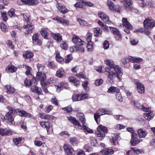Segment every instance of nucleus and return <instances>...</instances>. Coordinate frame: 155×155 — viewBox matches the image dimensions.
Instances as JSON below:
<instances>
[{"label": "nucleus", "mask_w": 155, "mask_h": 155, "mask_svg": "<svg viewBox=\"0 0 155 155\" xmlns=\"http://www.w3.org/2000/svg\"><path fill=\"white\" fill-rule=\"evenodd\" d=\"M143 25L145 28L144 34L147 35H149L150 34V31L155 26V21L153 19L147 18L144 20Z\"/></svg>", "instance_id": "obj_1"}, {"label": "nucleus", "mask_w": 155, "mask_h": 155, "mask_svg": "<svg viewBox=\"0 0 155 155\" xmlns=\"http://www.w3.org/2000/svg\"><path fill=\"white\" fill-rule=\"evenodd\" d=\"M133 102L136 108L141 109L146 112L144 114V117L145 119L150 120L153 117L151 115V111L150 109L145 108L143 105H141L137 101H133Z\"/></svg>", "instance_id": "obj_2"}, {"label": "nucleus", "mask_w": 155, "mask_h": 155, "mask_svg": "<svg viewBox=\"0 0 155 155\" xmlns=\"http://www.w3.org/2000/svg\"><path fill=\"white\" fill-rule=\"evenodd\" d=\"M107 132V127L102 125H100L97 128V130L95 132V134L98 137H104L105 136V134Z\"/></svg>", "instance_id": "obj_3"}, {"label": "nucleus", "mask_w": 155, "mask_h": 155, "mask_svg": "<svg viewBox=\"0 0 155 155\" xmlns=\"http://www.w3.org/2000/svg\"><path fill=\"white\" fill-rule=\"evenodd\" d=\"M134 82L137 86V90L138 92L140 94H144L145 91L144 85L138 79H134Z\"/></svg>", "instance_id": "obj_4"}, {"label": "nucleus", "mask_w": 155, "mask_h": 155, "mask_svg": "<svg viewBox=\"0 0 155 155\" xmlns=\"http://www.w3.org/2000/svg\"><path fill=\"white\" fill-rule=\"evenodd\" d=\"M88 95L86 94H77L72 96V99L73 101H80L87 98Z\"/></svg>", "instance_id": "obj_5"}, {"label": "nucleus", "mask_w": 155, "mask_h": 155, "mask_svg": "<svg viewBox=\"0 0 155 155\" xmlns=\"http://www.w3.org/2000/svg\"><path fill=\"white\" fill-rule=\"evenodd\" d=\"M123 25L127 28L124 31L127 34H130V31L129 29H131L132 28V25L128 22L127 18H123L122 19Z\"/></svg>", "instance_id": "obj_6"}, {"label": "nucleus", "mask_w": 155, "mask_h": 155, "mask_svg": "<svg viewBox=\"0 0 155 155\" xmlns=\"http://www.w3.org/2000/svg\"><path fill=\"white\" fill-rule=\"evenodd\" d=\"M107 5L109 7V9L112 11H115L118 13L120 12V7L119 6H114L112 2L110 0H108L107 2Z\"/></svg>", "instance_id": "obj_7"}, {"label": "nucleus", "mask_w": 155, "mask_h": 155, "mask_svg": "<svg viewBox=\"0 0 155 155\" xmlns=\"http://www.w3.org/2000/svg\"><path fill=\"white\" fill-rule=\"evenodd\" d=\"M13 111L14 110L13 109L10 110L6 113L5 115L6 119L7 120L12 124H14L13 116Z\"/></svg>", "instance_id": "obj_8"}, {"label": "nucleus", "mask_w": 155, "mask_h": 155, "mask_svg": "<svg viewBox=\"0 0 155 155\" xmlns=\"http://www.w3.org/2000/svg\"><path fill=\"white\" fill-rule=\"evenodd\" d=\"M64 150L67 155H74L75 154L73 149L68 145H64Z\"/></svg>", "instance_id": "obj_9"}, {"label": "nucleus", "mask_w": 155, "mask_h": 155, "mask_svg": "<svg viewBox=\"0 0 155 155\" xmlns=\"http://www.w3.org/2000/svg\"><path fill=\"white\" fill-rule=\"evenodd\" d=\"M112 69H114L115 72V74H116V77L120 80V77L123 74L121 68L119 66L115 65Z\"/></svg>", "instance_id": "obj_10"}, {"label": "nucleus", "mask_w": 155, "mask_h": 155, "mask_svg": "<svg viewBox=\"0 0 155 155\" xmlns=\"http://www.w3.org/2000/svg\"><path fill=\"white\" fill-rule=\"evenodd\" d=\"M110 30L113 34L116 36V38L117 40H121L122 38V35L118 30L113 27H110Z\"/></svg>", "instance_id": "obj_11"}, {"label": "nucleus", "mask_w": 155, "mask_h": 155, "mask_svg": "<svg viewBox=\"0 0 155 155\" xmlns=\"http://www.w3.org/2000/svg\"><path fill=\"white\" fill-rule=\"evenodd\" d=\"M37 84L36 80L35 78H33L31 80L26 79L25 81V84L27 86H34Z\"/></svg>", "instance_id": "obj_12"}, {"label": "nucleus", "mask_w": 155, "mask_h": 155, "mask_svg": "<svg viewBox=\"0 0 155 155\" xmlns=\"http://www.w3.org/2000/svg\"><path fill=\"white\" fill-rule=\"evenodd\" d=\"M56 7L63 14H65L69 11V10L65 6L62 5L59 3H57Z\"/></svg>", "instance_id": "obj_13"}, {"label": "nucleus", "mask_w": 155, "mask_h": 155, "mask_svg": "<svg viewBox=\"0 0 155 155\" xmlns=\"http://www.w3.org/2000/svg\"><path fill=\"white\" fill-rule=\"evenodd\" d=\"M34 28V25L31 23L28 24L27 25L24 26L23 27L24 29H28V30H26L25 32V34L26 35L32 33Z\"/></svg>", "instance_id": "obj_14"}, {"label": "nucleus", "mask_w": 155, "mask_h": 155, "mask_svg": "<svg viewBox=\"0 0 155 155\" xmlns=\"http://www.w3.org/2000/svg\"><path fill=\"white\" fill-rule=\"evenodd\" d=\"M104 109H101L97 111L96 113L94 114V118L97 124H98L97 121L98 119L100 118L101 116L104 114Z\"/></svg>", "instance_id": "obj_15"}, {"label": "nucleus", "mask_w": 155, "mask_h": 155, "mask_svg": "<svg viewBox=\"0 0 155 155\" xmlns=\"http://www.w3.org/2000/svg\"><path fill=\"white\" fill-rule=\"evenodd\" d=\"M36 78L37 79L40 80L41 82V84H42V82L46 79L45 73L37 72Z\"/></svg>", "instance_id": "obj_16"}, {"label": "nucleus", "mask_w": 155, "mask_h": 155, "mask_svg": "<svg viewBox=\"0 0 155 155\" xmlns=\"http://www.w3.org/2000/svg\"><path fill=\"white\" fill-rule=\"evenodd\" d=\"M72 40V42L76 45H80V44L82 45L83 43L84 42L80 38H79L77 35H75L73 36Z\"/></svg>", "instance_id": "obj_17"}, {"label": "nucleus", "mask_w": 155, "mask_h": 155, "mask_svg": "<svg viewBox=\"0 0 155 155\" xmlns=\"http://www.w3.org/2000/svg\"><path fill=\"white\" fill-rule=\"evenodd\" d=\"M18 115L20 116L25 117H31V115L29 113H27L24 110H18L16 111Z\"/></svg>", "instance_id": "obj_18"}, {"label": "nucleus", "mask_w": 155, "mask_h": 155, "mask_svg": "<svg viewBox=\"0 0 155 155\" xmlns=\"http://www.w3.org/2000/svg\"><path fill=\"white\" fill-rule=\"evenodd\" d=\"M40 124L42 127L46 129L48 134H50V133L48 130L50 127V123L48 121H41Z\"/></svg>", "instance_id": "obj_19"}, {"label": "nucleus", "mask_w": 155, "mask_h": 155, "mask_svg": "<svg viewBox=\"0 0 155 155\" xmlns=\"http://www.w3.org/2000/svg\"><path fill=\"white\" fill-rule=\"evenodd\" d=\"M7 91L6 92L8 94H15L16 92L15 89L10 85H5V86Z\"/></svg>", "instance_id": "obj_20"}, {"label": "nucleus", "mask_w": 155, "mask_h": 155, "mask_svg": "<svg viewBox=\"0 0 155 155\" xmlns=\"http://www.w3.org/2000/svg\"><path fill=\"white\" fill-rule=\"evenodd\" d=\"M32 39L33 42L36 45H40L41 44V42L40 40L38 39V35L37 34H35L32 36Z\"/></svg>", "instance_id": "obj_21"}, {"label": "nucleus", "mask_w": 155, "mask_h": 155, "mask_svg": "<svg viewBox=\"0 0 155 155\" xmlns=\"http://www.w3.org/2000/svg\"><path fill=\"white\" fill-rule=\"evenodd\" d=\"M136 131L140 138H144L147 134L146 131L143 130L142 128L138 129Z\"/></svg>", "instance_id": "obj_22"}, {"label": "nucleus", "mask_w": 155, "mask_h": 155, "mask_svg": "<svg viewBox=\"0 0 155 155\" xmlns=\"http://www.w3.org/2000/svg\"><path fill=\"white\" fill-rule=\"evenodd\" d=\"M113 153V151L107 148L101 150L100 152V154L101 155H107L112 154Z\"/></svg>", "instance_id": "obj_23"}, {"label": "nucleus", "mask_w": 155, "mask_h": 155, "mask_svg": "<svg viewBox=\"0 0 155 155\" xmlns=\"http://www.w3.org/2000/svg\"><path fill=\"white\" fill-rule=\"evenodd\" d=\"M68 80L70 82L73 83L74 85L76 87L80 84L79 80H77L75 77H70L68 78Z\"/></svg>", "instance_id": "obj_24"}, {"label": "nucleus", "mask_w": 155, "mask_h": 155, "mask_svg": "<svg viewBox=\"0 0 155 155\" xmlns=\"http://www.w3.org/2000/svg\"><path fill=\"white\" fill-rule=\"evenodd\" d=\"M65 72L62 68H59L56 71V76L59 78H62L64 75Z\"/></svg>", "instance_id": "obj_25"}, {"label": "nucleus", "mask_w": 155, "mask_h": 155, "mask_svg": "<svg viewBox=\"0 0 155 155\" xmlns=\"http://www.w3.org/2000/svg\"><path fill=\"white\" fill-rule=\"evenodd\" d=\"M114 77H116L115 72L112 71H110L108 73V78L109 80L110 83H112L113 82V78Z\"/></svg>", "instance_id": "obj_26"}, {"label": "nucleus", "mask_w": 155, "mask_h": 155, "mask_svg": "<svg viewBox=\"0 0 155 155\" xmlns=\"http://www.w3.org/2000/svg\"><path fill=\"white\" fill-rule=\"evenodd\" d=\"M31 88L33 92L37 93L38 95H42V92L41 89L35 85L34 86L31 87Z\"/></svg>", "instance_id": "obj_27"}, {"label": "nucleus", "mask_w": 155, "mask_h": 155, "mask_svg": "<svg viewBox=\"0 0 155 155\" xmlns=\"http://www.w3.org/2000/svg\"><path fill=\"white\" fill-rule=\"evenodd\" d=\"M37 67L38 71V72L45 73V68L42 64H37Z\"/></svg>", "instance_id": "obj_28"}, {"label": "nucleus", "mask_w": 155, "mask_h": 155, "mask_svg": "<svg viewBox=\"0 0 155 155\" xmlns=\"http://www.w3.org/2000/svg\"><path fill=\"white\" fill-rule=\"evenodd\" d=\"M51 35L53 38L58 42L62 40V36L60 34L52 33Z\"/></svg>", "instance_id": "obj_29"}, {"label": "nucleus", "mask_w": 155, "mask_h": 155, "mask_svg": "<svg viewBox=\"0 0 155 155\" xmlns=\"http://www.w3.org/2000/svg\"><path fill=\"white\" fill-rule=\"evenodd\" d=\"M39 3L38 0H26V5H35Z\"/></svg>", "instance_id": "obj_30"}, {"label": "nucleus", "mask_w": 155, "mask_h": 155, "mask_svg": "<svg viewBox=\"0 0 155 155\" xmlns=\"http://www.w3.org/2000/svg\"><path fill=\"white\" fill-rule=\"evenodd\" d=\"M105 63L109 66L110 68L112 69L115 65L114 64V62L111 60H106L104 61Z\"/></svg>", "instance_id": "obj_31"}, {"label": "nucleus", "mask_w": 155, "mask_h": 155, "mask_svg": "<svg viewBox=\"0 0 155 155\" xmlns=\"http://www.w3.org/2000/svg\"><path fill=\"white\" fill-rule=\"evenodd\" d=\"M141 140L138 139L137 137L131 138L130 141L131 144L132 146H134L138 144Z\"/></svg>", "instance_id": "obj_32"}, {"label": "nucleus", "mask_w": 155, "mask_h": 155, "mask_svg": "<svg viewBox=\"0 0 155 155\" xmlns=\"http://www.w3.org/2000/svg\"><path fill=\"white\" fill-rule=\"evenodd\" d=\"M107 92L108 93H117L119 92V90L117 87L112 86L108 89Z\"/></svg>", "instance_id": "obj_33"}, {"label": "nucleus", "mask_w": 155, "mask_h": 155, "mask_svg": "<svg viewBox=\"0 0 155 155\" xmlns=\"http://www.w3.org/2000/svg\"><path fill=\"white\" fill-rule=\"evenodd\" d=\"M33 56V53L30 51H26L25 54H23L24 57L26 58H31Z\"/></svg>", "instance_id": "obj_34"}, {"label": "nucleus", "mask_w": 155, "mask_h": 155, "mask_svg": "<svg viewBox=\"0 0 155 155\" xmlns=\"http://www.w3.org/2000/svg\"><path fill=\"white\" fill-rule=\"evenodd\" d=\"M8 16L11 18L17 17V15L15 14V10L13 8H11L8 12Z\"/></svg>", "instance_id": "obj_35"}, {"label": "nucleus", "mask_w": 155, "mask_h": 155, "mask_svg": "<svg viewBox=\"0 0 155 155\" xmlns=\"http://www.w3.org/2000/svg\"><path fill=\"white\" fill-rule=\"evenodd\" d=\"M84 46L83 43L82 45L80 44V45H76L77 51H78L80 52H84V47L85 46Z\"/></svg>", "instance_id": "obj_36"}, {"label": "nucleus", "mask_w": 155, "mask_h": 155, "mask_svg": "<svg viewBox=\"0 0 155 155\" xmlns=\"http://www.w3.org/2000/svg\"><path fill=\"white\" fill-rule=\"evenodd\" d=\"M61 110L68 113H71L72 111V108L70 106H68L64 107H62L61 108Z\"/></svg>", "instance_id": "obj_37"}, {"label": "nucleus", "mask_w": 155, "mask_h": 155, "mask_svg": "<svg viewBox=\"0 0 155 155\" xmlns=\"http://www.w3.org/2000/svg\"><path fill=\"white\" fill-rule=\"evenodd\" d=\"M98 15L99 17L101 18V19L103 20L105 18H107V15L103 12L100 11L98 12Z\"/></svg>", "instance_id": "obj_38"}, {"label": "nucleus", "mask_w": 155, "mask_h": 155, "mask_svg": "<svg viewBox=\"0 0 155 155\" xmlns=\"http://www.w3.org/2000/svg\"><path fill=\"white\" fill-rule=\"evenodd\" d=\"M131 62H135L136 63H140L143 61V59L139 58H135L134 57H130Z\"/></svg>", "instance_id": "obj_39"}, {"label": "nucleus", "mask_w": 155, "mask_h": 155, "mask_svg": "<svg viewBox=\"0 0 155 155\" xmlns=\"http://www.w3.org/2000/svg\"><path fill=\"white\" fill-rule=\"evenodd\" d=\"M130 61L131 62L130 57L129 58H125L121 60V65L122 66H124Z\"/></svg>", "instance_id": "obj_40"}, {"label": "nucleus", "mask_w": 155, "mask_h": 155, "mask_svg": "<svg viewBox=\"0 0 155 155\" xmlns=\"http://www.w3.org/2000/svg\"><path fill=\"white\" fill-rule=\"evenodd\" d=\"M124 7L128 9L130 7L132 4V1L131 0H127L124 2Z\"/></svg>", "instance_id": "obj_41"}, {"label": "nucleus", "mask_w": 155, "mask_h": 155, "mask_svg": "<svg viewBox=\"0 0 155 155\" xmlns=\"http://www.w3.org/2000/svg\"><path fill=\"white\" fill-rule=\"evenodd\" d=\"M94 33L95 34L94 36L96 37L98 36L101 32V28H94Z\"/></svg>", "instance_id": "obj_42"}, {"label": "nucleus", "mask_w": 155, "mask_h": 155, "mask_svg": "<svg viewBox=\"0 0 155 155\" xmlns=\"http://www.w3.org/2000/svg\"><path fill=\"white\" fill-rule=\"evenodd\" d=\"M68 119L73 124H77V120L75 117L72 116H69L67 117Z\"/></svg>", "instance_id": "obj_43"}, {"label": "nucleus", "mask_w": 155, "mask_h": 155, "mask_svg": "<svg viewBox=\"0 0 155 155\" xmlns=\"http://www.w3.org/2000/svg\"><path fill=\"white\" fill-rule=\"evenodd\" d=\"M40 33L42 36L45 38H47V31L46 29L42 28Z\"/></svg>", "instance_id": "obj_44"}, {"label": "nucleus", "mask_w": 155, "mask_h": 155, "mask_svg": "<svg viewBox=\"0 0 155 155\" xmlns=\"http://www.w3.org/2000/svg\"><path fill=\"white\" fill-rule=\"evenodd\" d=\"M0 28L2 31L4 32H6L8 31V29L5 24L3 22L0 23Z\"/></svg>", "instance_id": "obj_45"}, {"label": "nucleus", "mask_w": 155, "mask_h": 155, "mask_svg": "<svg viewBox=\"0 0 155 155\" xmlns=\"http://www.w3.org/2000/svg\"><path fill=\"white\" fill-rule=\"evenodd\" d=\"M8 69L9 72L13 73L16 71L17 68L13 65H9L8 67Z\"/></svg>", "instance_id": "obj_46"}, {"label": "nucleus", "mask_w": 155, "mask_h": 155, "mask_svg": "<svg viewBox=\"0 0 155 155\" xmlns=\"http://www.w3.org/2000/svg\"><path fill=\"white\" fill-rule=\"evenodd\" d=\"M71 55L69 54L65 58L64 62L67 63L70 62L72 59Z\"/></svg>", "instance_id": "obj_47"}, {"label": "nucleus", "mask_w": 155, "mask_h": 155, "mask_svg": "<svg viewBox=\"0 0 155 155\" xmlns=\"http://www.w3.org/2000/svg\"><path fill=\"white\" fill-rule=\"evenodd\" d=\"M70 141L73 146H75L77 143V140L75 137L70 138Z\"/></svg>", "instance_id": "obj_48"}, {"label": "nucleus", "mask_w": 155, "mask_h": 155, "mask_svg": "<svg viewBox=\"0 0 155 155\" xmlns=\"http://www.w3.org/2000/svg\"><path fill=\"white\" fill-rule=\"evenodd\" d=\"M60 47L63 49L66 50L68 48V45L66 42L64 41H62L60 45Z\"/></svg>", "instance_id": "obj_49"}, {"label": "nucleus", "mask_w": 155, "mask_h": 155, "mask_svg": "<svg viewBox=\"0 0 155 155\" xmlns=\"http://www.w3.org/2000/svg\"><path fill=\"white\" fill-rule=\"evenodd\" d=\"M22 140L21 137L16 138L13 139V141L16 145H18L20 143Z\"/></svg>", "instance_id": "obj_50"}, {"label": "nucleus", "mask_w": 155, "mask_h": 155, "mask_svg": "<svg viewBox=\"0 0 155 155\" xmlns=\"http://www.w3.org/2000/svg\"><path fill=\"white\" fill-rule=\"evenodd\" d=\"M79 120L81 121V122L83 124V127L84 125H85L84 124L85 122L84 116L83 114H81V115H80L79 116Z\"/></svg>", "instance_id": "obj_51"}, {"label": "nucleus", "mask_w": 155, "mask_h": 155, "mask_svg": "<svg viewBox=\"0 0 155 155\" xmlns=\"http://www.w3.org/2000/svg\"><path fill=\"white\" fill-rule=\"evenodd\" d=\"M2 19L4 21H6L8 19L5 12L1 11Z\"/></svg>", "instance_id": "obj_52"}, {"label": "nucleus", "mask_w": 155, "mask_h": 155, "mask_svg": "<svg viewBox=\"0 0 155 155\" xmlns=\"http://www.w3.org/2000/svg\"><path fill=\"white\" fill-rule=\"evenodd\" d=\"M53 19L54 20H56L58 21L61 24H63V23L64 22V19H63L61 17H59L58 16L53 18Z\"/></svg>", "instance_id": "obj_53"}, {"label": "nucleus", "mask_w": 155, "mask_h": 155, "mask_svg": "<svg viewBox=\"0 0 155 155\" xmlns=\"http://www.w3.org/2000/svg\"><path fill=\"white\" fill-rule=\"evenodd\" d=\"M21 15H23L24 19L25 20L26 22L30 23V19L29 18V16L27 14H22Z\"/></svg>", "instance_id": "obj_54"}, {"label": "nucleus", "mask_w": 155, "mask_h": 155, "mask_svg": "<svg viewBox=\"0 0 155 155\" xmlns=\"http://www.w3.org/2000/svg\"><path fill=\"white\" fill-rule=\"evenodd\" d=\"M56 58L58 61L60 62L63 60V59L60 55L59 53H57L56 54Z\"/></svg>", "instance_id": "obj_55"}, {"label": "nucleus", "mask_w": 155, "mask_h": 155, "mask_svg": "<svg viewBox=\"0 0 155 155\" xmlns=\"http://www.w3.org/2000/svg\"><path fill=\"white\" fill-rule=\"evenodd\" d=\"M116 98L117 100L119 101L120 102L122 101L123 99L122 97L121 96L120 93L118 92H117L116 94Z\"/></svg>", "instance_id": "obj_56"}, {"label": "nucleus", "mask_w": 155, "mask_h": 155, "mask_svg": "<svg viewBox=\"0 0 155 155\" xmlns=\"http://www.w3.org/2000/svg\"><path fill=\"white\" fill-rule=\"evenodd\" d=\"M48 67L50 69H52L55 68L56 67V65L53 62H48Z\"/></svg>", "instance_id": "obj_57"}, {"label": "nucleus", "mask_w": 155, "mask_h": 155, "mask_svg": "<svg viewBox=\"0 0 155 155\" xmlns=\"http://www.w3.org/2000/svg\"><path fill=\"white\" fill-rule=\"evenodd\" d=\"M77 21L79 23L80 25H81L84 26L86 25V22L84 20H82L81 18H77Z\"/></svg>", "instance_id": "obj_58"}, {"label": "nucleus", "mask_w": 155, "mask_h": 155, "mask_svg": "<svg viewBox=\"0 0 155 155\" xmlns=\"http://www.w3.org/2000/svg\"><path fill=\"white\" fill-rule=\"evenodd\" d=\"M103 80L101 79L97 80L95 81V84L97 86H99L103 83Z\"/></svg>", "instance_id": "obj_59"}, {"label": "nucleus", "mask_w": 155, "mask_h": 155, "mask_svg": "<svg viewBox=\"0 0 155 155\" xmlns=\"http://www.w3.org/2000/svg\"><path fill=\"white\" fill-rule=\"evenodd\" d=\"M68 84L65 82H60L58 84V85L63 89H66V86Z\"/></svg>", "instance_id": "obj_60"}, {"label": "nucleus", "mask_w": 155, "mask_h": 155, "mask_svg": "<svg viewBox=\"0 0 155 155\" xmlns=\"http://www.w3.org/2000/svg\"><path fill=\"white\" fill-rule=\"evenodd\" d=\"M92 44V42L87 43V47L88 51H91L93 50V48Z\"/></svg>", "instance_id": "obj_61"}, {"label": "nucleus", "mask_w": 155, "mask_h": 155, "mask_svg": "<svg viewBox=\"0 0 155 155\" xmlns=\"http://www.w3.org/2000/svg\"><path fill=\"white\" fill-rule=\"evenodd\" d=\"M109 46V42L107 41H105L103 43V46L105 49H108Z\"/></svg>", "instance_id": "obj_62"}, {"label": "nucleus", "mask_w": 155, "mask_h": 155, "mask_svg": "<svg viewBox=\"0 0 155 155\" xmlns=\"http://www.w3.org/2000/svg\"><path fill=\"white\" fill-rule=\"evenodd\" d=\"M91 143L92 146H96L97 143V139L94 138H92L91 140Z\"/></svg>", "instance_id": "obj_63"}, {"label": "nucleus", "mask_w": 155, "mask_h": 155, "mask_svg": "<svg viewBox=\"0 0 155 155\" xmlns=\"http://www.w3.org/2000/svg\"><path fill=\"white\" fill-rule=\"evenodd\" d=\"M52 103L55 105H58V102L57 99L55 97H53L52 98L51 100Z\"/></svg>", "instance_id": "obj_64"}]
</instances>
